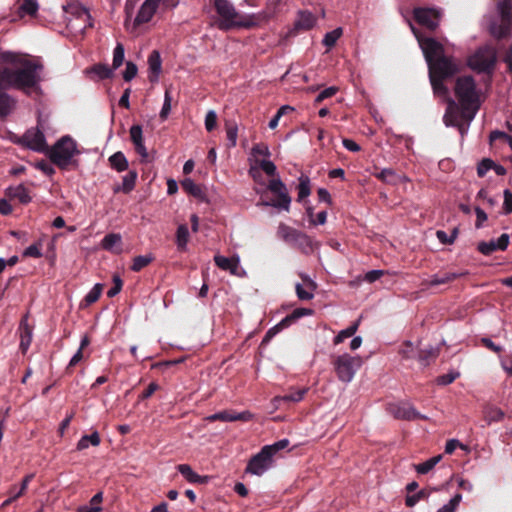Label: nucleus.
Listing matches in <instances>:
<instances>
[{
  "instance_id": "f257e3e1",
  "label": "nucleus",
  "mask_w": 512,
  "mask_h": 512,
  "mask_svg": "<svg viewBox=\"0 0 512 512\" xmlns=\"http://www.w3.org/2000/svg\"><path fill=\"white\" fill-rule=\"evenodd\" d=\"M413 32L427 62L434 94L447 98L443 121L446 126L456 127L463 138L472 122L468 119L469 111H461L457 102L449 97V89L444 83L460 72V63L453 56L446 55L444 46L436 39L424 37L415 29Z\"/></svg>"
},
{
  "instance_id": "f03ea898",
  "label": "nucleus",
  "mask_w": 512,
  "mask_h": 512,
  "mask_svg": "<svg viewBox=\"0 0 512 512\" xmlns=\"http://www.w3.org/2000/svg\"><path fill=\"white\" fill-rule=\"evenodd\" d=\"M3 59L14 64L0 69V118H5L15 109L16 100L7 93L8 89L20 90L26 95L39 89L40 72L43 65L38 60L17 58L12 53L3 55Z\"/></svg>"
},
{
  "instance_id": "7ed1b4c3",
  "label": "nucleus",
  "mask_w": 512,
  "mask_h": 512,
  "mask_svg": "<svg viewBox=\"0 0 512 512\" xmlns=\"http://www.w3.org/2000/svg\"><path fill=\"white\" fill-rule=\"evenodd\" d=\"M213 6L219 16L217 27L222 31L235 28H254L266 19L264 13L242 15L229 0H214Z\"/></svg>"
},
{
  "instance_id": "20e7f679",
  "label": "nucleus",
  "mask_w": 512,
  "mask_h": 512,
  "mask_svg": "<svg viewBox=\"0 0 512 512\" xmlns=\"http://www.w3.org/2000/svg\"><path fill=\"white\" fill-rule=\"evenodd\" d=\"M454 93L461 111H469L468 119L473 120L481 106L480 90L477 89L474 78L472 76L458 77Z\"/></svg>"
},
{
  "instance_id": "39448f33",
  "label": "nucleus",
  "mask_w": 512,
  "mask_h": 512,
  "mask_svg": "<svg viewBox=\"0 0 512 512\" xmlns=\"http://www.w3.org/2000/svg\"><path fill=\"white\" fill-rule=\"evenodd\" d=\"M290 442L288 439H281L271 445H265L248 462L245 472L261 476L273 463V457L281 450L286 449Z\"/></svg>"
},
{
  "instance_id": "423d86ee",
  "label": "nucleus",
  "mask_w": 512,
  "mask_h": 512,
  "mask_svg": "<svg viewBox=\"0 0 512 512\" xmlns=\"http://www.w3.org/2000/svg\"><path fill=\"white\" fill-rule=\"evenodd\" d=\"M46 154L59 169L66 170L70 164L77 163L73 157L80 152L77 149V143L70 136H63L51 148H48Z\"/></svg>"
},
{
  "instance_id": "0eeeda50",
  "label": "nucleus",
  "mask_w": 512,
  "mask_h": 512,
  "mask_svg": "<svg viewBox=\"0 0 512 512\" xmlns=\"http://www.w3.org/2000/svg\"><path fill=\"white\" fill-rule=\"evenodd\" d=\"M331 364L339 381L349 383L353 380L357 370L362 365V359L359 356H352L348 353L341 355H332Z\"/></svg>"
},
{
  "instance_id": "6e6552de",
  "label": "nucleus",
  "mask_w": 512,
  "mask_h": 512,
  "mask_svg": "<svg viewBox=\"0 0 512 512\" xmlns=\"http://www.w3.org/2000/svg\"><path fill=\"white\" fill-rule=\"evenodd\" d=\"M496 60L495 50L490 46H484L468 57L467 64L478 73H492Z\"/></svg>"
},
{
  "instance_id": "1a4fd4ad",
  "label": "nucleus",
  "mask_w": 512,
  "mask_h": 512,
  "mask_svg": "<svg viewBox=\"0 0 512 512\" xmlns=\"http://www.w3.org/2000/svg\"><path fill=\"white\" fill-rule=\"evenodd\" d=\"M13 142L39 153H46L49 148L44 132L38 127L26 130L22 136L17 137Z\"/></svg>"
},
{
  "instance_id": "9d476101",
  "label": "nucleus",
  "mask_w": 512,
  "mask_h": 512,
  "mask_svg": "<svg viewBox=\"0 0 512 512\" xmlns=\"http://www.w3.org/2000/svg\"><path fill=\"white\" fill-rule=\"evenodd\" d=\"M497 11L501 24L492 27V33L499 38L506 37L512 30V0H501L497 3Z\"/></svg>"
},
{
  "instance_id": "9b49d317",
  "label": "nucleus",
  "mask_w": 512,
  "mask_h": 512,
  "mask_svg": "<svg viewBox=\"0 0 512 512\" xmlns=\"http://www.w3.org/2000/svg\"><path fill=\"white\" fill-rule=\"evenodd\" d=\"M414 19L416 22L430 31H434L439 26L441 12L435 8H415Z\"/></svg>"
},
{
  "instance_id": "f8f14e48",
  "label": "nucleus",
  "mask_w": 512,
  "mask_h": 512,
  "mask_svg": "<svg viewBox=\"0 0 512 512\" xmlns=\"http://www.w3.org/2000/svg\"><path fill=\"white\" fill-rule=\"evenodd\" d=\"M390 414L394 416L396 419L401 420H416V419H427L426 416L422 415L418 412L411 404L409 403H400V404H391L388 408Z\"/></svg>"
},
{
  "instance_id": "ddd939ff",
  "label": "nucleus",
  "mask_w": 512,
  "mask_h": 512,
  "mask_svg": "<svg viewBox=\"0 0 512 512\" xmlns=\"http://www.w3.org/2000/svg\"><path fill=\"white\" fill-rule=\"evenodd\" d=\"M253 418V415L249 411H243L240 413H236L231 410H224L218 413L212 414L207 417V420L210 422L215 421H223V422H234V421H243L247 422Z\"/></svg>"
},
{
  "instance_id": "4468645a",
  "label": "nucleus",
  "mask_w": 512,
  "mask_h": 512,
  "mask_svg": "<svg viewBox=\"0 0 512 512\" xmlns=\"http://www.w3.org/2000/svg\"><path fill=\"white\" fill-rule=\"evenodd\" d=\"M160 2L161 0H145L137 13L134 25L139 26L149 22L154 16Z\"/></svg>"
},
{
  "instance_id": "2eb2a0df",
  "label": "nucleus",
  "mask_w": 512,
  "mask_h": 512,
  "mask_svg": "<svg viewBox=\"0 0 512 512\" xmlns=\"http://www.w3.org/2000/svg\"><path fill=\"white\" fill-rule=\"evenodd\" d=\"M130 139L134 145L135 151L146 161L148 158V151L144 145L143 130L139 124L132 125L130 128Z\"/></svg>"
},
{
  "instance_id": "dca6fc26",
  "label": "nucleus",
  "mask_w": 512,
  "mask_h": 512,
  "mask_svg": "<svg viewBox=\"0 0 512 512\" xmlns=\"http://www.w3.org/2000/svg\"><path fill=\"white\" fill-rule=\"evenodd\" d=\"M307 392L308 388L305 387L300 389H291L284 395L275 396L272 401L276 406L280 405L282 402L298 403L304 398Z\"/></svg>"
},
{
  "instance_id": "f3484780",
  "label": "nucleus",
  "mask_w": 512,
  "mask_h": 512,
  "mask_svg": "<svg viewBox=\"0 0 512 512\" xmlns=\"http://www.w3.org/2000/svg\"><path fill=\"white\" fill-rule=\"evenodd\" d=\"M467 274H468L467 271L441 272V273L433 275L427 284L430 287L441 285V284H447V283H450L460 277L466 276Z\"/></svg>"
},
{
  "instance_id": "a211bd4d",
  "label": "nucleus",
  "mask_w": 512,
  "mask_h": 512,
  "mask_svg": "<svg viewBox=\"0 0 512 512\" xmlns=\"http://www.w3.org/2000/svg\"><path fill=\"white\" fill-rule=\"evenodd\" d=\"M300 276L309 290L304 289L301 284L297 283L295 287L297 297L300 300H311L314 297L313 291L316 289V283L305 274Z\"/></svg>"
},
{
  "instance_id": "6ab92c4d",
  "label": "nucleus",
  "mask_w": 512,
  "mask_h": 512,
  "mask_svg": "<svg viewBox=\"0 0 512 512\" xmlns=\"http://www.w3.org/2000/svg\"><path fill=\"white\" fill-rule=\"evenodd\" d=\"M177 470L188 482L193 484H206L209 480L208 476H201L194 472L188 464H179Z\"/></svg>"
},
{
  "instance_id": "aec40b11",
  "label": "nucleus",
  "mask_w": 512,
  "mask_h": 512,
  "mask_svg": "<svg viewBox=\"0 0 512 512\" xmlns=\"http://www.w3.org/2000/svg\"><path fill=\"white\" fill-rule=\"evenodd\" d=\"M148 65L150 70L149 80L156 82L162 68V60L160 53L157 50H153L148 57Z\"/></svg>"
},
{
  "instance_id": "412c9836",
  "label": "nucleus",
  "mask_w": 512,
  "mask_h": 512,
  "mask_svg": "<svg viewBox=\"0 0 512 512\" xmlns=\"http://www.w3.org/2000/svg\"><path fill=\"white\" fill-rule=\"evenodd\" d=\"M5 195L10 199H17L21 204H28L31 201L28 189L20 184L15 187H8Z\"/></svg>"
},
{
  "instance_id": "4be33fe9",
  "label": "nucleus",
  "mask_w": 512,
  "mask_h": 512,
  "mask_svg": "<svg viewBox=\"0 0 512 512\" xmlns=\"http://www.w3.org/2000/svg\"><path fill=\"white\" fill-rule=\"evenodd\" d=\"M214 262L220 269L229 271L233 275H237V269L239 267L238 257L227 258L221 255H216L214 257Z\"/></svg>"
},
{
  "instance_id": "5701e85b",
  "label": "nucleus",
  "mask_w": 512,
  "mask_h": 512,
  "mask_svg": "<svg viewBox=\"0 0 512 512\" xmlns=\"http://www.w3.org/2000/svg\"><path fill=\"white\" fill-rule=\"evenodd\" d=\"M121 241L120 234L109 233L102 239L101 246L104 250L120 253L122 250L120 247Z\"/></svg>"
},
{
  "instance_id": "b1692460",
  "label": "nucleus",
  "mask_w": 512,
  "mask_h": 512,
  "mask_svg": "<svg viewBox=\"0 0 512 512\" xmlns=\"http://www.w3.org/2000/svg\"><path fill=\"white\" fill-rule=\"evenodd\" d=\"M137 177H138L137 171L130 170L122 178V185L114 188V193H118L119 191H122L125 194H129L135 188Z\"/></svg>"
},
{
  "instance_id": "393cba45",
  "label": "nucleus",
  "mask_w": 512,
  "mask_h": 512,
  "mask_svg": "<svg viewBox=\"0 0 512 512\" xmlns=\"http://www.w3.org/2000/svg\"><path fill=\"white\" fill-rule=\"evenodd\" d=\"M313 311L308 308H297L295 309L291 314L287 315L285 318H283L279 323L278 327L280 328H287L292 323H294L296 320L303 316L311 315Z\"/></svg>"
},
{
  "instance_id": "a878e982",
  "label": "nucleus",
  "mask_w": 512,
  "mask_h": 512,
  "mask_svg": "<svg viewBox=\"0 0 512 512\" xmlns=\"http://www.w3.org/2000/svg\"><path fill=\"white\" fill-rule=\"evenodd\" d=\"M110 167L117 172H123L128 169L129 163L124 153L117 151L108 158Z\"/></svg>"
},
{
  "instance_id": "bb28decb",
  "label": "nucleus",
  "mask_w": 512,
  "mask_h": 512,
  "mask_svg": "<svg viewBox=\"0 0 512 512\" xmlns=\"http://www.w3.org/2000/svg\"><path fill=\"white\" fill-rule=\"evenodd\" d=\"M299 230L290 227L284 223H281L277 230V235L279 238L284 240L286 243L292 245L294 243V240H296Z\"/></svg>"
},
{
  "instance_id": "cd10ccee",
  "label": "nucleus",
  "mask_w": 512,
  "mask_h": 512,
  "mask_svg": "<svg viewBox=\"0 0 512 512\" xmlns=\"http://www.w3.org/2000/svg\"><path fill=\"white\" fill-rule=\"evenodd\" d=\"M39 9L35 0H18V13L20 17L25 15L35 16Z\"/></svg>"
},
{
  "instance_id": "c85d7f7f",
  "label": "nucleus",
  "mask_w": 512,
  "mask_h": 512,
  "mask_svg": "<svg viewBox=\"0 0 512 512\" xmlns=\"http://www.w3.org/2000/svg\"><path fill=\"white\" fill-rule=\"evenodd\" d=\"M296 246L298 249L301 250V252L305 254H309L313 251V241L312 239L305 233L299 232L296 240H294V243L292 244Z\"/></svg>"
},
{
  "instance_id": "c756f323",
  "label": "nucleus",
  "mask_w": 512,
  "mask_h": 512,
  "mask_svg": "<svg viewBox=\"0 0 512 512\" xmlns=\"http://www.w3.org/2000/svg\"><path fill=\"white\" fill-rule=\"evenodd\" d=\"M32 342V330L27 324L20 326V345L19 348L23 354L27 352Z\"/></svg>"
},
{
  "instance_id": "7c9ffc66",
  "label": "nucleus",
  "mask_w": 512,
  "mask_h": 512,
  "mask_svg": "<svg viewBox=\"0 0 512 512\" xmlns=\"http://www.w3.org/2000/svg\"><path fill=\"white\" fill-rule=\"evenodd\" d=\"M277 199L272 200L271 202H263V205H270L275 208H280L285 211H289L290 203H291V197L289 196L288 192H281L280 194H277Z\"/></svg>"
},
{
  "instance_id": "2f4dec72",
  "label": "nucleus",
  "mask_w": 512,
  "mask_h": 512,
  "mask_svg": "<svg viewBox=\"0 0 512 512\" xmlns=\"http://www.w3.org/2000/svg\"><path fill=\"white\" fill-rule=\"evenodd\" d=\"M101 442L99 433L94 431L91 435H83L77 443V450L81 451L92 446H99Z\"/></svg>"
},
{
  "instance_id": "473e14b6",
  "label": "nucleus",
  "mask_w": 512,
  "mask_h": 512,
  "mask_svg": "<svg viewBox=\"0 0 512 512\" xmlns=\"http://www.w3.org/2000/svg\"><path fill=\"white\" fill-rule=\"evenodd\" d=\"M299 184H298V201L301 202L305 198H307L311 193V186H310V179L308 176L302 174L299 177Z\"/></svg>"
},
{
  "instance_id": "72a5a7b5",
  "label": "nucleus",
  "mask_w": 512,
  "mask_h": 512,
  "mask_svg": "<svg viewBox=\"0 0 512 512\" xmlns=\"http://www.w3.org/2000/svg\"><path fill=\"white\" fill-rule=\"evenodd\" d=\"M181 186H182V189L186 193H188V194H190V195H192V196H194L196 198H202L203 197L202 188L198 184H196L192 179H189V178L184 179L181 182Z\"/></svg>"
},
{
  "instance_id": "f704fd0d",
  "label": "nucleus",
  "mask_w": 512,
  "mask_h": 512,
  "mask_svg": "<svg viewBox=\"0 0 512 512\" xmlns=\"http://www.w3.org/2000/svg\"><path fill=\"white\" fill-rule=\"evenodd\" d=\"M315 24V18L311 13L301 12L298 20L295 23V27L301 30H309Z\"/></svg>"
},
{
  "instance_id": "c9c22d12",
  "label": "nucleus",
  "mask_w": 512,
  "mask_h": 512,
  "mask_svg": "<svg viewBox=\"0 0 512 512\" xmlns=\"http://www.w3.org/2000/svg\"><path fill=\"white\" fill-rule=\"evenodd\" d=\"M189 240V230L185 224L179 225L176 232V244L179 250H184Z\"/></svg>"
},
{
  "instance_id": "e433bc0d",
  "label": "nucleus",
  "mask_w": 512,
  "mask_h": 512,
  "mask_svg": "<svg viewBox=\"0 0 512 512\" xmlns=\"http://www.w3.org/2000/svg\"><path fill=\"white\" fill-rule=\"evenodd\" d=\"M439 355V350L437 348L429 347L425 349H420L418 352V359L424 365H428L431 360H435Z\"/></svg>"
},
{
  "instance_id": "4c0bfd02",
  "label": "nucleus",
  "mask_w": 512,
  "mask_h": 512,
  "mask_svg": "<svg viewBox=\"0 0 512 512\" xmlns=\"http://www.w3.org/2000/svg\"><path fill=\"white\" fill-rule=\"evenodd\" d=\"M358 326H359V322L357 321L354 324H352L351 326H349L348 328L341 330L334 337L333 344L338 345V344L342 343L345 339L352 337L356 333Z\"/></svg>"
},
{
  "instance_id": "58836bf2",
  "label": "nucleus",
  "mask_w": 512,
  "mask_h": 512,
  "mask_svg": "<svg viewBox=\"0 0 512 512\" xmlns=\"http://www.w3.org/2000/svg\"><path fill=\"white\" fill-rule=\"evenodd\" d=\"M154 257L152 255H139L134 257L133 263L131 265V270L134 272H139L146 266H148L152 261Z\"/></svg>"
},
{
  "instance_id": "ea45409f",
  "label": "nucleus",
  "mask_w": 512,
  "mask_h": 512,
  "mask_svg": "<svg viewBox=\"0 0 512 512\" xmlns=\"http://www.w3.org/2000/svg\"><path fill=\"white\" fill-rule=\"evenodd\" d=\"M441 459V455L434 456L427 461L416 465L415 469L419 474H426L431 471L440 462Z\"/></svg>"
},
{
  "instance_id": "a19ab883",
  "label": "nucleus",
  "mask_w": 512,
  "mask_h": 512,
  "mask_svg": "<svg viewBox=\"0 0 512 512\" xmlns=\"http://www.w3.org/2000/svg\"><path fill=\"white\" fill-rule=\"evenodd\" d=\"M342 34L343 31L340 27L326 33L322 40L323 45L328 49H331L333 46H335L336 42L342 36Z\"/></svg>"
},
{
  "instance_id": "79ce46f5",
  "label": "nucleus",
  "mask_w": 512,
  "mask_h": 512,
  "mask_svg": "<svg viewBox=\"0 0 512 512\" xmlns=\"http://www.w3.org/2000/svg\"><path fill=\"white\" fill-rule=\"evenodd\" d=\"M225 130L227 134V139L229 141V146L234 147L237 143V134L238 127L234 121H226L225 122Z\"/></svg>"
},
{
  "instance_id": "37998d69",
  "label": "nucleus",
  "mask_w": 512,
  "mask_h": 512,
  "mask_svg": "<svg viewBox=\"0 0 512 512\" xmlns=\"http://www.w3.org/2000/svg\"><path fill=\"white\" fill-rule=\"evenodd\" d=\"M102 290H103L102 284L97 283L96 285H94V287L88 292V294L83 299L84 305L89 306V305L95 303L96 301H98V299L101 296Z\"/></svg>"
},
{
  "instance_id": "c03bdc74",
  "label": "nucleus",
  "mask_w": 512,
  "mask_h": 512,
  "mask_svg": "<svg viewBox=\"0 0 512 512\" xmlns=\"http://www.w3.org/2000/svg\"><path fill=\"white\" fill-rule=\"evenodd\" d=\"M113 68H110L106 64L98 63L95 64L91 71L95 73L100 79H109L113 76Z\"/></svg>"
},
{
  "instance_id": "a18cd8bd",
  "label": "nucleus",
  "mask_w": 512,
  "mask_h": 512,
  "mask_svg": "<svg viewBox=\"0 0 512 512\" xmlns=\"http://www.w3.org/2000/svg\"><path fill=\"white\" fill-rule=\"evenodd\" d=\"M63 8H64L65 12L76 15L77 17H82V16L89 17L88 11L83 6H81L78 2L68 3Z\"/></svg>"
},
{
  "instance_id": "49530a36",
  "label": "nucleus",
  "mask_w": 512,
  "mask_h": 512,
  "mask_svg": "<svg viewBox=\"0 0 512 512\" xmlns=\"http://www.w3.org/2000/svg\"><path fill=\"white\" fill-rule=\"evenodd\" d=\"M430 491L427 489H422L418 491L414 495H408L405 500V504L407 507L415 506L420 500H425L429 497Z\"/></svg>"
},
{
  "instance_id": "de8ad7c7",
  "label": "nucleus",
  "mask_w": 512,
  "mask_h": 512,
  "mask_svg": "<svg viewBox=\"0 0 512 512\" xmlns=\"http://www.w3.org/2000/svg\"><path fill=\"white\" fill-rule=\"evenodd\" d=\"M375 176L379 180L388 184H395L398 178L395 171L390 168L382 169L379 173L375 174Z\"/></svg>"
},
{
  "instance_id": "09e8293b",
  "label": "nucleus",
  "mask_w": 512,
  "mask_h": 512,
  "mask_svg": "<svg viewBox=\"0 0 512 512\" xmlns=\"http://www.w3.org/2000/svg\"><path fill=\"white\" fill-rule=\"evenodd\" d=\"M504 418V413L499 408H489L485 411V421L488 425L492 422H499Z\"/></svg>"
},
{
  "instance_id": "8fccbe9b",
  "label": "nucleus",
  "mask_w": 512,
  "mask_h": 512,
  "mask_svg": "<svg viewBox=\"0 0 512 512\" xmlns=\"http://www.w3.org/2000/svg\"><path fill=\"white\" fill-rule=\"evenodd\" d=\"M124 46L121 43H118L113 51V62L112 68L115 70L119 68L124 62Z\"/></svg>"
},
{
  "instance_id": "3c124183",
  "label": "nucleus",
  "mask_w": 512,
  "mask_h": 512,
  "mask_svg": "<svg viewBox=\"0 0 512 512\" xmlns=\"http://www.w3.org/2000/svg\"><path fill=\"white\" fill-rule=\"evenodd\" d=\"M458 233H459L458 228H454L452 230L451 235H447V233L445 231L438 230L436 232V236L442 244H453L458 236Z\"/></svg>"
},
{
  "instance_id": "603ef678",
  "label": "nucleus",
  "mask_w": 512,
  "mask_h": 512,
  "mask_svg": "<svg viewBox=\"0 0 512 512\" xmlns=\"http://www.w3.org/2000/svg\"><path fill=\"white\" fill-rule=\"evenodd\" d=\"M477 249L480 253L486 256L499 250L496 246L495 240H490L489 242L482 241L478 243Z\"/></svg>"
},
{
  "instance_id": "864d4df0",
  "label": "nucleus",
  "mask_w": 512,
  "mask_h": 512,
  "mask_svg": "<svg viewBox=\"0 0 512 512\" xmlns=\"http://www.w3.org/2000/svg\"><path fill=\"white\" fill-rule=\"evenodd\" d=\"M399 354L401 355L402 359L405 360L414 358L416 353L412 342L405 341L399 349Z\"/></svg>"
},
{
  "instance_id": "5fc2aeb1",
  "label": "nucleus",
  "mask_w": 512,
  "mask_h": 512,
  "mask_svg": "<svg viewBox=\"0 0 512 512\" xmlns=\"http://www.w3.org/2000/svg\"><path fill=\"white\" fill-rule=\"evenodd\" d=\"M495 166V163L493 160L489 159V158H484L481 160V162L478 164L477 166V175L479 177H484L486 175V173L492 169V167Z\"/></svg>"
},
{
  "instance_id": "6e6d98bb",
  "label": "nucleus",
  "mask_w": 512,
  "mask_h": 512,
  "mask_svg": "<svg viewBox=\"0 0 512 512\" xmlns=\"http://www.w3.org/2000/svg\"><path fill=\"white\" fill-rule=\"evenodd\" d=\"M217 114L214 110H209L205 116V128L208 132L217 127Z\"/></svg>"
},
{
  "instance_id": "4d7b16f0",
  "label": "nucleus",
  "mask_w": 512,
  "mask_h": 512,
  "mask_svg": "<svg viewBox=\"0 0 512 512\" xmlns=\"http://www.w3.org/2000/svg\"><path fill=\"white\" fill-rule=\"evenodd\" d=\"M460 376L459 372H449L437 377L436 382L438 385H448L453 383Z\"/></svg>"
},
{
  "instance_id": "13d9d810",
  "label": "nucleus",
  "mask_w": 512,
  "mask_h": 512,
  "mask_svg": "<svg viewBox=\"0 0 512 512\" xmlns=\"http://www.w3.org/2000/svg\"><path fill=\"white\" fill-rule=\"evenodd\" d=\"M256 163L268 176L276 174V166L273 162L269 160H256Z\"/></svg>"
},
{
  "instance_id": "bf43d9fd",
  "label": "nucleus",
  "mask_w": 512,
  "mask_h": 512,
  "mask_svg": "<svg viewBox=\"0 0 512 512\" xmlns=\"http://www.w3.org/2000/svg\"><path fill=\"white\" fill-rule=\"evenodd\" d=\"M41 248V243L32 244L25 249L23 255L26 257L40 258L42 256Z\"/></svg>"
},
{
  "instance_id": "052dcab7",
  "label": "nucleus",
  "mask_w": 512,
  "mask_h": 512,
  "mask_svg": "<svg viewBox=\"0 0 512 512\" xmlns=\"http://www.w3.org/2000/svg\"><path fill=\"white\" fill-rule=\"evenodd\" d=\"M137 72H138L137 66L133 62L128 61L126 63V69L123 72V79L125 81L129 82L137 75Z\"/></svg>"
},
{
  "instance_id": "680f3d73",
  "label": "nucleus",
  "mask_w": 512,
  "mask_h": 512,
  "mask_svg": "<svg viewBox=\"0 0 512 512\" xmlns=\"http://www.w3.org/2000/svg\"><path fill=\"white\" fill-rule=\"evenodd\" d=\"M35 168L43 172L47 176L55 174L54 167L46 160H40L35 163Z\"/></svg>"
},
{
  "instance_id": "e2e57ef3",
  "label": "nucleus",
  "mask_w": 512,
  "mask_h": 512,
  "mask_svg": "<svg viewBox=\"0 0 512 512\" xmlns=\"http://www.w3.org/2000/svg\"><path fill=\"white\" fill-rule=\"evenodd\" d=\"M337 91H338V88L335 86H331V87L324 89L317 95V97L315 99V104H319L322 101H324L325 99L334 96L337 93Z\"/></svg>"
},
{
  "instance_id": "0e129e2a",
  "label": "nucleus",
  "mask_w": 512,
  "mask_h": 512,
  "mask_svg": "<svg viewBox=\"0 0 512 512\" xmlns=\"http://www.w3.org/2000/svg\"><path fill=\"white\" fill-rule=\"evenodd\" d=\"M268 189L275 195L287 191L285 184L280 179H272L269 182Z\"/></svg>"
},
{
  "instance_id": "69168bd1",
  "label": "nucleus",
  "mask_w": 512,
  "mask_h": 512,
  "mask_svg": "<svg viewBox=\"0 0 512 512\" xmlns=\"http://www.w3.org/2000/svg\"><path fill=\"white\" fill-rule=\"evenodd\" d=\"M113 287L110 288L107 292V296L109 298L115 297L122 289L123 281L118 275L113 276Z\"/></svg>"
},
{
  "instance_id": "338daca9",
  "label": "nucleus",
  "mask_w": 512,
  "mask_h": 512,
  "mask_svg": "<svg viewBox=\"0 0 512 512\" xmlns=\"http://www.w3.org/2000/svg\"><path fill=\"white\" fill-rule=\"evenodd\" d=\"M252 154L254 156H265V157H269L270 156V151H269V148L267 145L263 144V143H258V144H255L252 148Z\"/></svg>"
},
{
  "instance_id": "774afa93",
  "label": "nucleus",
  "mask_w": 512,
  "mask_h": 512,
  "mask_svg": "<svg viewBox=\"0 0 512 512\" xmlns=\"http://www.w3.org/2000/svg\"><path fill=\"white\" fill-rule=\"evenodd\" d=\"M503 210L505 214H510L512 212V192L508 189L504 191Z\"/></svg>"
}]
</instances>
